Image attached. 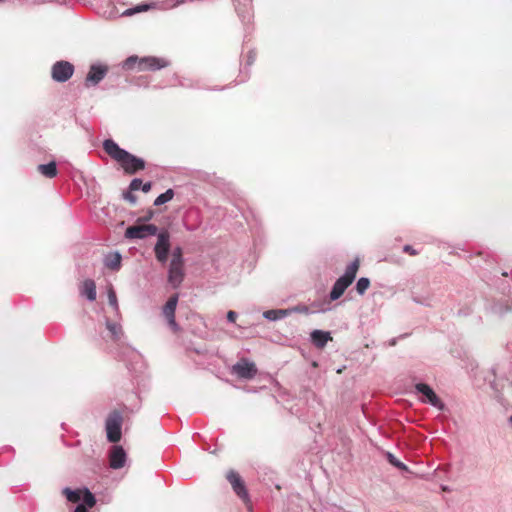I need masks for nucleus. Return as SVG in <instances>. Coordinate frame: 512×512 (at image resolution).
<instances>
[{"label":"nucleus","instance_id":"f257e3e1","mask_svg":"<svg viewBox=\"0 0 512 512\" xmlns=\"http://www.w3.org/2000/svg\"><path fill=\"white\" fill-rule=\"evenodd\" d=\"M103 149L112 159L121 165L126 174L133 175L145 169L146 163L144 159L129 153L112 139L104 140Z\"/></svg>","mask_w":512,"mask_h":512},{"label":"nucleus","instance_id":"f03ea898","mask_svg":"<svg viewBox=\"0 0 512 512\" xmlns=\"http://www.w3.org/2000/svg\"><path fill=\"white\" fill-rule=\"evenodd\" d=\"M168 65L169 62L164 58L154 56L139 58L137 56H130L124 61L123 68L127 70L137 69L138 71H156L165 68Z\"/></svg>","mask_w":512,"mask_h":512},{"label":"nucleus","instance_id":"7ed1b4c3","mask_svg":"<svg viewBox=\"0 0 512 512\" xmlns=\"http://www.w3.org/2000/svg\"><path fill=\"white\" fill-rule=\"evenodd\" d=\"M359 269V260L356 259L351 262L345 269V272L340 276L330 291L329 298L331 301L338 300L345 292V290L353 283Z\"/></svg>","mask_w":512,"mask_h":512},{"label":"nucleus","instance_id":"20e7f679","mask_svg":"<svg viewBox=\"0 0 512 512\" xmlns=\"http://www.w3.org/2000/svg\"><path fill=\"white\" fill-rule=\"evenodd\" d=\"M123 416L118 410L110 412L105 420V431L107 440L111 443H117L122 436Z\"/></svg>","mask_w":512,"mask_h":512},{"label":"nucleus","instance_id":"39448f33","mask_svg":"<svg viewBox=\"0 0 512 512\" xmlns=\"http://www.w3.org/2000/svg\"><path fill=\"white\" fill-rule=\"evenodd\" d=\"M415 391L421 395L419 399L422 403L429 404L439 411H443L445 409V404L443 401L437 396V394L428 384L417 383L415 385Z\"/></svg>","mask_w":512,"mask_h":512},{"label":"nucleus","instance_id":"423d86ee","mask_svg":"<svg viewBox=\"0 0 512 512\" xmlns=\"http://www.w3.org/2000/svg\"><path fill=\"white\" fill-rule=\"evenodd\" d=\"M74 65L66 60L56 61L51 67V78L57 83L67 82L74 74Z\"/></svg>","mask_w":512,"mask_h":512},{"label":"nucleus","instance_id":"0eeeda50","mask_svg":"<svg viewBox=\"0 0 512 512\" xmlns=\"http://www.w3.org/2000/svg\"><path fill=\"white\" fill-rule=\"evenodd\" d=\"M157 243L154 247L155 257L158 262L165 264L170 251V235L166 230L157 232Z\"/></svg>","mask_w":512,"mask_h":512},{"label":"nucleus","instance_id":"6e6552de","mask_svg":"<svg viewBox=\"0 0 512 512\" xmlns=\"http://www.w3.org/2000/svg\"><path fill=\"white\" fill-rule=\"evenodd\" d=\"M179 300V295L174 294L172 295L166 302V304L162 308V315L167 321L168 326L173 332H178L180 330L179 325L176 322L175 319V312L177 308Z\"/></svg>","mask_w":512,"mask_h":512},{"label":"nucleus","instance_id":"1a4fd4ad","mask_svg":"<svg viewBox=\"0 0 512 512\" xmlns=\"http://www.w3.org/2000/svg\"><path fill=\"white\" fill-rule=\"evenodd\" d=\"M158 232V227L154 224L133 225L129 226L125 231L127 239H145L148 236H154Z\"/></svg>","mask_w":512,"mask_h":512},{"label":"nucleus","instance_id":"9d476101","mask_svg":"<svg viewBox=\"0 0 512 512\" xmlns=\"http://www.w3.org/2000/svg\"><path fill=\"white\" fill-rule=\"evenodd\" d=\"M108 67L104 64L95 63L89 67L84 84L87 88L97 86L107 75Z\"/></svg>","mask_w":512,"mask_h":512},{"label":"nucleus","instance_id":"9b49d317","mask_svg":"<svg viewBox=\"0 0 512 512\" xmlns=\"http://www.w3.org/2000/svg\"><path fill=\"white\" fill-rule=\"evenodd\" d=\"M108 459L110 468L121 469L126 464L127 454L122 446L114 445L109 450Z\"/></svg>","mask_w":512,"mask_h":512},{"label":"nucleus","instance_id":"f8f14e48","mask_svg":"<svg viewBox=\"0 0 512 512\" xmlns=\"http://www.w3.org/2000/svg\"><path fill=\"white\" fill-rule=\"evenodd\" d=\"M184 276V264H169L167 281L174 289L180 287L184 280Z\"/></svg>","mask_w":512,"mask_h":512},{"label":"nucleus","instance_id":"ddd939ff","mask_svg":"<svg viewBox=\"0 0 512 512\" xmlns=\"http://www.w3.org/2000/svg\"><path fill=\"white\" fill-rule=\"evenodd\" d=\"M233 373L244 379H252L257 374V368L253 362L241 360L233 366Z\"/></svg>","mask_w":512,"mask_h":512},{"label":"nucleus","instance_id":"4468645a","mask_svg":"<svg viewBox=\"0 0 512 512\" xmlns=\"http://www.w3.org/2000/svg\"><path fill=\"white\" fill-rule=\"evenodd\" d=\"M227 480L229 481L234 492L239 496V498H241L244 501L248 500V492L246 490V487L241 476L237 472L233 470L229 471L227 473Z\"/></svg>","mask_w":512,"mask_h":512},{"label":"nucleus","instance_id":"2eb2a0df","mask_svg":"<svg viewBox=\"0 0 512 512\" xmlns=\"http://www.w3.org/2000/svg\"><path fill=\"white\" fill-rule=\"evenodd\" d=\"M233 2L241 21L249 22L253 16L252 0H233Z\"/></svg>","mask_w":512,"mask_h":512},{"label":"nucleus","instance_id":"dca6fc26","mask_svg":"<svg viewBox=\"0 0 512 512\" xmlns=\"http://www.w3.org/2000/svg\"><path fill=\"white\" fill-rule=\"evenodd\" d=\"M122 256L118 251L110 252L104 256L103 262L105 267L118 271L121 268Z\"/></svg>","mask_w":512,"mask_h":512},{"label":"nucleus","instance_id":"f3484780","mask_svg":"<svg viewBox=\"0 0 512 512\" xmlns=\"http://www.w3.org/2000/svg\"><path fill=\"white\" fill-rule=\"evenodd\" d=\"M311 341L317 348H323L328 341L332 340L330 332L314 330L311 333Z\"/></svg>","mask_w":512,"mask_h":512},{"label":"nucleus","instance_id":"a211bd4d","mask_svg":"<svg viewBox=\"0 0 512 512\" xmlns=\"http://www.w3.org/2000/svg\"><path fill=\"white\" fill-rule=\"evenodd\" d=\"M498 398L505 405L512 404V381L506 380L501 384V390L498 392Z\"/></svg>","mask_w":512,"mask_h":512},{"label":"nucleus","instance_id":"6ab92c4d","mask_svg":"<svg viewBox=\"0 0 512 512\" xmlns=\"http://www.w3.org/2000/svg\"><path fill=\"white\" fill-rule=\"evenodd\" d=\"M81 295L85 296L90 302L96 299V285L95 282L91 279H86L83 282L81 288Z\"/></svg>","mask_w":512,"mask_h":512},{"label":"nucleus","instance_id":"aec40b11","mask_svg":"<svg viewBox=\"0 0 512 512\" xmlns=\"http://www.w3.org/2000/svg\"><path fill=\"white\" fill-rule=\"evenodd\" d=\"M291 315L288 309H270L263 312V317L269 321H278Z\"/></svg>","mask_w":512,"mask_h":512},{"label":"nucleus","instance_id":"412c9836","mask_svg":"<svg viewBox=\"0 0 512 512\" xmlns=\"http://www.w3.org/2000/svg\"><path fill=\"white\" fill-rule=\"evenodd\" d=\"M84 488L71 489L69 487H65L62 489V494L66 497V499L71 503H80L82 499Z\"/></svg>","mask_w":512,"mask_h":512},{"label":"nucleus","instance_id":"4be33fe9","mask_svg":"<svg viewBox=\"0 0 512 512\" xmlns=\"http://www.w3.org/2000/svg\"><path fill=\"white\" fill-rule=\"evenodd\" d=\"M38 171L47 178H54L57 176L58 170L57 165L54 161H51L47 164H40L38 165Z\"/></svg>","mask_w":512,"mask_h":512},{"label":"nucleus","instance_id":"5701e85b","mask_svg":"<svg viewBox=\"0 0 512 512\" xmlns=\"http://www.w3.org/2000/svg\"><path fill=\"white\" fill-rule=\"evenodd\" d=\"M105 324H106V329L110 333V336L114 340H119L123 334L121 325L118 323H115V322H111V320H109V319H106Z\"/></svg>","mask_w":512,"mask_h":512},{"label":"nucleus","instance_id":"b1692460","mask_svg":"<svg viewBox=\"0 0 512 512\" xmlns=\"http://www.w3.org/2000/svg\"><path fill=\"white\" fill-rule=\"evenodd\" d=\"M96 504V498L93 493L88 489L84 488L81 502L78 505H85L87 509L94 507Z\"/></svg>","mask_w":512,"mask_h":512},{"label":"nucleus","instance_id":"393cba45","mask_svg":"<svg viewBox=\"0 0 512 512\" xmlns=\"http://www.w3.org/2000/svg\"><path fill=\"white\" fill-rule=\"evenodd\" d=\"M175 193L173 189H167L164 193L157 196L154 200V206H161L169 201H171L174 197Z\"/></svg>","mask_w":512,"mask_h":512},{"label":"nucleus","instance_id":"a878e982","mask_svg":"<svg viewBox=\"0 0 512 512\" xmlns=\"http://www.w3.org/2000/svg\"><path fill=\"white\" fill-rule=\"evenodd\" d=\"M370 286V280L367 277H361L356 283V291L359 295H364Z\"/></svg>","mask_w":512,"mask_h":512},{"label":"nucleus","instance_id":"bb28decb","mask_svg":"<svg viewBox=\"0 0 512 512\" xmlns=\"http://www.w3.org/2000/svg\"><path fill=\"white\" fill-rule=\"evenodd\" d=\"M386 457L388 462L394 467L398 468L401 471H408L407 465L398 460L392 453L387 452Z\"/></svg>","mask_w":512,"mask_h":512},{"label":"nucleus","instance_id":"cd10ccee","mask_svg":"<svg viewBox=\"0 0 512 512\" xmlns=\"http://www.w3.org/2000/svg\"><path fill=\"white\" fill-rule=\"evenodd\" d=\"M107 296L109 305L112 306L115 310H118L117 296L112 286L109 287L107 291Z\"/></svg>","mask_w":512,"mask_h":512},{"label":"nucleus","instance_id":"c85d7f7f","mask_svg":"<svg viewBox=\"0 0 512 512\" xmlns=\"http://www.w3.org/2000/svg\"><path fill=\"white\" fill-rule=\"evenodd\" d=\"M148 9H149V5L141 4V5H138V6L134 7V8H130V9L125 10L122 15H124V16H131V15H133L135 13L143 12V11H146Z\"/></svg>","mask_w":512,"mask_h":512},{"label":"nucleus","instance_id":"c756f323","mask_svg":"<svg viewBox=\"0 0 512 512\" xmlns=\"http://www.w3.org/2000/svg\"><path fill=\"white\" fill-rule=\"evenodd\" d=\"M170 263L184 264L183 256H182V249L180 247H176L173 250Z\"/></svg>","mask_w":512,"mask_h":512},{"label":"nucleus","instance_id":"7c9ffc66","mask_svg":"<svg viewBox=\"0 0 512 512\" xmlns=\"http://www.w3.org/2000/svg\"><path fill=\"white\" fill-rule=\"evenodd\" d=\"M133 398L136 400V402L134 404H131L130 406L125 405L124 409H123L124 411L129 412V413H135V412L139 411L140 399L137 394H134Z\"/></svg>","mask_w":512,"mask_h":512},{"label":"nucleus","instance_id":"2f4dec72","mask_svg":"<svg viewBox=\"0 0 512 512\" xmlns=\"http://www.w3.org/2000/svg\"><path fill=\"white\" fill-rule=\"evenodd\" d=\"M288 311H291V314L292 313H302V314H309V313H311L309 307L306 306V305H302V304L294 306L292 308H288Z\"/></svg>","mask_w":512,"mask_h":512},{"label":"nucleus","instance_id":"473e14b6","mask_svg":"<svg viewBox=\"0 0 512 512\" xmlns=\"http://www.w3.org/2000/svg\"><path fill=\"white\" fill-rule=\"evenodd\" d=\"M122 198L128 202H130L132 205H135L136 202H137V197L135 194H133V191L131 190H127V191H124L123 194H122Z\"/></svg>","mask_w":512,"mask_h":512},{"label":"nucleus","instance_id":"72a5a7b5","mask_svg":"<svg viewBox=\"0 0 512 512\" xmlns=\"http://www.w3.org/2000/svg\"><path fill=\"white\" fill-rule=\"evenodd\" d=\"M142 180L140 178H134L129 184V190L136 191L141 189Z\"/></svg>","mask_w":512,"mask_h":512},{"label":"nucleus","instance_id":"f704fd0d","mask_svg":"<svg viewBox=\"0 0 512 512\" xmlns=\"http://www.w3.org/2000/svg\"><path fill=\"white\" fill-rule=\"evenodd\" d=\"M403 251H404L405 253H408V254L412 255V256H415V255H417V254H418V251H417V250H415L411 245H405V246L403 247Z\"/></svg>","mask_w":512,"mask_h":512},{"label":"nucleus","instance_id":"c9c22d12","mask_svg":"<svg viewBox=\"0 0 512 512\" xmlns=\"http://www.w3.org/2000/svg\"><path fill=\"white\" fill-rule=\"evenodd\" d=\"M236 318H237V313L235 311L231 310L227 313V320L229 322H231V323L235 322Z\"/></svg>","mask_w":512,"mask_h":512},{"label":"nucleus","instance_id":"e433bc0d","mask_svg":"<svg viewBox=\"0 0 512 512\" xmlns=\"http://www.w3.org/2000/svg\"><path fill=\"white\" fill-rule=\"evenodd\" d=\"M151 187H152V184L151 182H146V183H142L141 185V190L144 192V193H148L150 190H151Z\"/></svg>","mask_w":512,"mask_h":512},{"label":"nucleus","instance_id":"4c0bfd02","mask_svg":"<svg viewBox=\"0 0 512 512\" xmlns=\"http://www.w3.org/2000/svg\"><path fill=\"white\" fill-rule=\"evenodd\" d=\"M412 299L417 304L429 306V303L426 300H421V299H419L418 297H415V296Z\"/></svg>","mask_w":512,"mask_h":512},{"label":"nucleus","instance_id":"58836bf2","mask_svg":"<svg viewBox=\"0 0 512 512\" xmlns=\"http://www.w3.org/2000/svg\"><path fill=\"white\" fill-rule=\"evenodd\" d=\"M74 512H89L85 505H77Z\"/></svg>","mask_w":512,"mask_h":512},{"label":"nucleus","instance_id":"ea45409f","mask_svg":"<svg viewBox=\"0 0 512 512\" xmlns=\"http://www.w3.org/2000/svg\"><path fill=\"white\" fill-rule=\"evenodd\" d=\"M255 60V54L253 52H250L248 55V65H252Z\"/></svg>","mask_w":512,"mask_h":512},{"label":"nucleus","instance_id":"a19ab883","mask_svg":"<svg viewBox=\"0 0 512 512\" xmlns=\"http://www.w3.org/2000/svg\"><path fill=\"white\" fill-rule=\"evenodd\" d=\"M327 310H329V308H323V307H322V308H319V309H318V311H321V312H325V311H327Z\"/></svg>","mask_w":512,"mask_h":512},{"label":"nucleus","instance_id":"79ce46f5","mask_svg":"<svg viewBox=\"0 0 512 512\" xmlns=\"http://www.w3.org/2000/svg\"><path fill=\"white\" fill-rule=\"evenodd\" d=\"M508 423L512 427V415L508 418Z\"/></svg>","mask_w":512,"mask_h":512},{"label":"nucleus","instance_id":"37998d69","mask_svg":"<svg viewBox=\"0 0 512 512\" xmlns=\"http://www.w3.org/2000/svg\"><path fill=\"white\" fill-rule=\"evenodd\" d=\"M184 2H185L184 0H179V1H177V3L175 5L182 4Z\"/></svg>","mask_w":512,"mask_h":512}]
</instances>
